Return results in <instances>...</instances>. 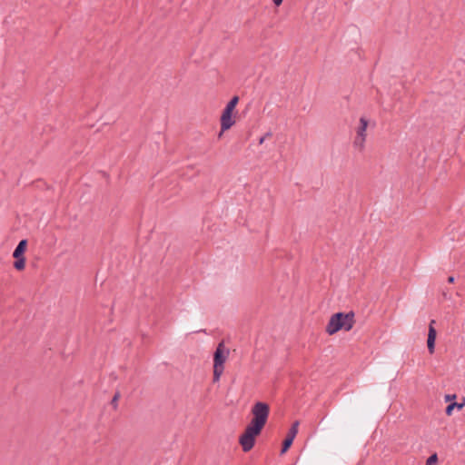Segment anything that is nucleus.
I'll return each mask as SVG.
<instances>
[{
	"label": "nucleus",
	"mask_w": 465,
	"mask_h": 465,
	"mask_svg": "<svg viewBox=\"0 0 465 465\" xmlns=\"http://www.w3.org/2000/svg\"><path fill=\"white\" fill-rule=\"evenodd\" d=\"M354 322L353 312L347 313L336 312L330 318L325 331L329 335H332L341 330L349 331L352 329Z\"/></svg>",
	"instance_id": "1"
},
{
	"label": "nucleus",
	"mask_w": 465,
	"mask_h": 465,
	"mask_svg": "<svg viewBox=\"0 0 465 465\" xmlns=\"http://www.w3.org/2000/svg\"><path fill=\"white\" fill-rule=\"evenodd\" d=\"M266 423L262 420L252 419L244 432L240 436L239 442L244 452L251 450L255 443V437L258 436Z\"/></svg>",
	"instance_id": "2"
},
{
	"label": "nucleus",
	"mask_w": 465,
	"mask_h": 465,
	"mask_svg": "<svg viewBox=\"0 0 465 465\" xmlns=\"http://www.w3.org/2000/svg\"><path fill=\"white\" fill-rule=\"evenodd\" d=\"M368 120L365 117H361L359 126L356 130V137L353 141V146L359 151H363L366 142V130L368 127Z\"/></svg>",
	"instance_id": "3"
},
{
	"label": "nucleus",
	"mask_w": 465,
	"mask_h": 465,
	"mask_svg": "<svg viewBox=\"0 0 465 465\" xmlns=\"http://www.w3.org/2000/svg\"><path fill=\"white\" fill-rule=\"evenodd\" d=\"M269 413V405L262 401H257L252 408V419L262 420V421L265 423L268 420Z\"/></svg>",
	"instance_id": "4"
},
{
	"label": "nucleus",
	"mask_w": 465,
	"mask_h": 465,
	"mask_svg": "<svg viewBox=\"0 0 465 465\" xmlns=\"http://www.w3.org/2000/svg\"><path fill=\"white\" fill-rule=\"evenodd\" d=\"M229 355V350L223 342H220L213 354V366L224 367L223 364Z\"/></svg>",
	"instance_id": "5"
},
{
	"label": "nucleus",
	"mask_w": 465,
	"mask_h": 465,
	"mask_svg": "<svg viewBox=\"0 0 465 465\" xmlns=\"http://www.w3.org/2000/svg\"><path fill=\"white\" fill-rule=\"evenodd\" d=\"M298 426H299V421H295L292 423V427L290 428V430L288 431L287 437L285 438V440L282 442L281 454L285 453L289 450V448L292 446L293 440L298 433Z\"/></svg>",
	"instance_id": "6"
},
{
	"label": "nucleus",
	"mask_w": 465,
	"mask_h": 465,
	"mask_svg": "<svg viewBox=\"0 0 465 465\" xmlns=\"http://www.w3.org/2000/svg\"><path fill=\"white\" fill-rule=\"evenodd\" d=\"M232 110L224 108L221 116V130L224 132L229 130L234 124L235 121L232 117Z\"/></svg>",
	"instance_id": "7"
},
{
	"label": "nucleus",
	"mask_w": 465,
	"mask_h": 465,
	"mask_svg": "<svg viewBox=\"0 0 465 465\" xmlns=\"http://www.w3.org/2000/svg\"><path fill=\"white\" fill-rule=\"evenodd\" d=\"M435 321L431 320L429 324V332H428V339H427V347L430 351V353H433L435 350V340H436V330L434 328Z\"/></svg>",
	"instance_id": "8"
},
{
	"label": "nucleus",
	"mask_w": 465,
	"mask_h": 465,
	"mask_svg": "<svg viewBox=\"0 0 465 465\" xmlns=\"http://www.w3.org/2000/svg\"><path fill=\"white\" fill-rule=\"evenodd\" d=\"M26 246H27V240H25V239L21 240L18 242L17 246L15 247V249L13 252L14 258L25 257L24 253L26 250Z\"/></svg>",
	"instance_id": "9"
},
{
	"label": "nucleus",
	"mask_w": 465,
	"mask_h": 465,
	"mask_svg": "<svg viewBox=\"0 0 465 465\" xmlns=\"http://www.w3.org/2000/svg\"><path fill=\"white\" fill-rule=\"evenodd\" d=\"M465 406V398L462 399V401L458 403V402H452V403H450L447 407H446V410H445V412L447 415H451L452 413V411L454 410V408H457L458 410H460L462 409L463 407Z\"/></svg>",
	"instance_id": "10"
},
{
	"label": "nucleus",
	"mask_w": 465,
	"mask_h": 465,
	"mask_svg": "<svg viewBox=\"0 0 465 465\" xmlns=\"http://www.w3.org/2000/svg\"><path fill=\"white\" fill-rule=\"evenodd\" d=\"M15 262H14V267L17 271H22L25 269V257H19L15 258Z\"/></svg>",
	"instance_id": "11"
},
{
	"label": "nucleus",
	"mask_w": 465,
	"mask_h": 465,
	"mask_svg": "<svg viewBox=\"0 0 465 465\" xmlns=\"http://www.w3.org/2000/svg\"><path fill=\"white\" fill-rule=\"evenodd\" d=\"M224 367L213 366V381L216 382L220 380L223 374Z\"/></svg>",
	"instance_id": "12"
},
{
	"label": "nucleus",
	"mask_w": 465,
	"mask_h": 465,
	"mask_svg": "<svg viewBox=\"0 0 465 465\" xmlns=\"http://www.w3.org/2000/svg\"><path fill=\"white\" fill-rule=\"evenodd\" d=\"M238 102H239V97L237 95H235L227 103L225 108L233 111L234 108L236 107Z\"/></svg>",
	"instance_id": "13"
},
{
	"label": "nucleus",
	"mask_w": 465,
	"mask_h": 465,
	"mask_svg": "<svg viewBox=\"0 0 465 465\" xmlns=\"http://www.w3.org/2000/svg\"><path fill=\"white\" fill-rule=\"evenodd\" d=\"M120 398V393L119 392H116L114 394V396L113 397L112 401H111V404L113 405L114 409H116L117 406H118V400Z\"/></svg>",
	"instance_id": "14"
},
{
	"label": "nucleus",
	"mask_w": 465,
	"mask_h": 465,
	"mask_svg": "<svg viewBox=\"0 0 465 465\" xmlns=\"http://www.w3.org/2000/svg\"><path fill=\"white\" fill-rule=\"evenodd\" d=\"M437 460H438V457H437V454L435 453V454L430 455V456L428 458V460H427V461H426V464H427V465H432V464H434Z\"/></svg>",
	"instance_id": "15"
},
{
	"label": "nucleus",
	"mask_w": 465,
	"mask_h": 465,
	"mask_svg": "<svg viewBox=\"0 0 465 465\" xmlns=\"http://www.w3.org/2000/svg\"><path fill=\"white\" fill-rule=\"evenodd\" d=\"M272 135V132H267L264 135H262L260 139H259V144H262L264 143V141L271 137Z\"/></svg>",
	"instance_id": "16"
},
{
	"label": "nucleus",
	"mask_w": 465,
	"mask_h": 465,
	"mask_svg": "<svg viewBox=\"0 0 465 465\" xmlns=\"http://www.w3.org/2000/svg\"><path fill=\"white\" fill-rule=\"evenodd\" d=\"M455 398H456L455 394H453V395H447L446 396V401H449L453 400Z\"/></svg>",
	"instance_id": "17"
},
{
	"label": "nucleus",
	"mask_w": 465,
	"mask_h": 465,
	"mask_svg": "<svg viewBox=\"0 0 465 465\" xmlns=\"http://www.w3.org/2000/svg\"><path fill=\"white\" fill-rule=\"evenodd\" d=\"M283 0H272L273 4L276 5V6H279L282 5Z\"/></svg>",
	"instance_id": "18"
},
{
	"label": "nucleus",
	"mask_w": 465,
	"mask_h": 465,
	"mask_svg": "<svg viewBox=\"0 0 465 465\" xmlns=\"http://www.w3.org/2000/svg\"><path fill=\"white\" fill-rule=\"evenodd\" d=\"M454 281H455L454 276H449V277H448V282H449V283H453V282H454Z\"/></svg>",
	"instance_id": "19"
}]
</instances>
